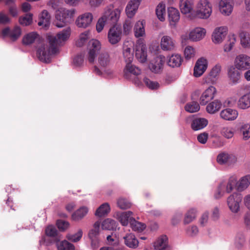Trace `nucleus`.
I'll return each mask as SVG.
<instances>
[{
	"instance_id": "obj_1",
	"label": "nucleus",
	"mask_w": 250,
	"mask_h": 250,
	"mask_svg": "<svg viewBox=\"0 0 250 250\" xmlns=\"http://www.w3.org/2000/svg\"><path fill=\"white\" fill-rule=\"evenodd\" d=\"M71 33L70 27H67L58 32L56 36L47 35L48 42L43 43L39 47L37 55L39 59L44 62L49 63L53 55L59 51L58 46L63 45L68 40Z\"/></svg>"
},
{
	"instance_id": "obj_2",
	"label": "nucleus",
	"mask_w": 250,
	"mask_h": 250,
	"mask_svg": "<svg viewBox=\"0 0 250 250\" xmlns=\"http://www.w3.org/2000/svg\"><path fill=\"white\" fill-rule=\"evenodd\" d=\"M123 7H115L113 4L105 6L102 16L99 18L96 24V29L98 33L101 32L105 25L107 24L118 25L121 18Z\"/></svg>"
},
{
	"instance_id": "obj_3",
	"label": "nucleus",
	"mask_w": 250,
	"mask_h": 250,
	"mask_svg": "<svg viewBox=\"0 0 250 250\" xmlns=\"http://www.w3.org/2000/svg\"><path fill=\"white\" fill-rule=\"evenodd\" d=\"M111 65V63L109 54L107 52L102 53L98 56L96 65L94 67L93 72L97 75L104 77H111L113 73Z\"/></svg>"
},
{
	"instance_id": "obj_4",
	"label": "nucleus",
	"mask_w": 250,
	"mask_h": 250,
	"mask_svg": "<svg viewBox=\"0 0 250 250\" xmlns=\"http://www.w3.org/2000/svg\"><path fill=\"white\" fill-rule=\"evenodd\" d=\"M75 8L68 9L64 7H60L55 12V19L57 22L56 25L58 27H62L74 18L76 14Z\"/></svg>"
},
{
	"instance_id": "obj_5",
	"label": "nucleus",
	"mask_w": 250,
	"mask_h": 250,
	"mask_svg": "<svg viewBox=\"0 0 250 250\" xmlns=\"http://www.w3.org/2000/svg\"><path fill=\"white\" fill-rule=\"evenodd\" d=\"M207 34L205 28L198 26L191 29L188 32L182 34L180 36V41L182 45H186L188 41L198 42L203 40Z\"/></svg>"
},
{
	"instance_id": "obj_6",
	"label": "nucleus",
	"mask_w": 250,
	"mask_h": 250,
	"mask_svg": "<svg viewBox=\"0 0 250 250\" xmlns=\"http://www.w3.org/2000/svg\"><path fill=\"white\" fill-rule=\"evenodd\" d=\"M212 12V5L208 0H199L196 5L193 14L191 15V19L206 20L209 18Z\"/></svg>"
},
{
	"instance_id": "obj_7",
	"label": "nucleus",
	"mask_w": 250,
	"mask_h": 250,
	"mask_svg": "<svg viewBox=\"0 0 250 250\" xmlns=\"http://www.w3.org/2000/svg\"><path fill=\"white\" fill-rule=\"evenodd\" d=\"M242 200V195L237 192H233L227 198V206L232 213L236 214L240 211Z\"/></svg>"
},
{
	"instance_id": "obj_8",
	"label": "nucleus",
	"mask_w": 250,
	"mask_h": 250,
	"mask_svg": "<svg viewBox=\"0 0 250 250\" xmlns=\"http://www.w3.org/2000/svg\"><path fill=\"white\" fill-rule=\"evenodd\" d=\"M94 16L92 13L85 12L77 16L75 21V24L78 28L86 29L91 25Z\"/></svg>"
},
{
	"instance_id": "obj_9",
	"label": "nucleus",
	"mask_w": 250,
	"mask_h": 250,
	"mask_svg": "<svg viewBox=\"0 0 250 250\" xmlns=\"http://www.w3.org/2000/svg\"><path fill=\"white\" fill-rule=\"evenodd\" d=\"M135 56L140 62H145L147 59V49L145 41L143 39H138L135 45Z\"/></svg>"
},
{
	"instance_id": "obj_10",
	"label": "nucleus",
	"mask_w": 250,
	"mask_h": 250,
	"mask_svg": "<svg viewBox=\"0 0 250 250\" xmlns=\"http://www.w3.org/2000/svg\"><path fill=\"white\" fill-rule=\"evenodd\" d=\"M228 32L226 26H221L215 28L211 35V41L215 44H220L225 40Z\"/></svg>"
},
{
	"instance_id": "obj_11",
	"label": "nucleus",
	"mask_w": 250,
	"mask_h": 250,
	"mask_svg": "<svg viewBox=\"0 0 250 250\" xmlns=\"http://www.w3.org/2000/svg\"><path fill=\"white\" fill-rule=\"evenodd\" d=\"M122 34L121 26L119 25H113L108 31V41L112 45L116 44L121 41Z\"/></svg>"
},
{
	"instance_id": "obj_12",
	"label": "nucleus",
	"mask_w": 250,
	"mask_h": 250,
	"mask_svg": "<svg viewBox=\"0 0 250 250\" xmlns=\"http://www.w3.org/2000/svg\"><path fill=\"white\" fill-rule=\"evenodd\" d=\"M179 7L182 14L193 20L191 19V15L195 11L194 0H180Z\"/></svg>"
},
{
	"instance_id": "obj_13",
	"label": "nucleus",
	"mask_w": 250,
	"mask_h": 250,
	"mask_svg": "<svg viewBox=\"0 0 250 250\" xmlns=\"http://www.w3.org/2000/svg\"><path fill=\"white\" fill-rule=\"evenodd\" d=\"M239 70L250 69V57L245 54H239L235 58L234 65Z\"/></svg>"
},
{
	"instance_id": "obj_14",
	"label": "nucleus",
	"mask_w": 250,
	"mask_h": 250,
	"mask_svg": "<svg viewBox=\"0 0 250 250\" xmlns=\"http://www.w3.org/2000/svg\"><path fill=\"white\" fill-rule=\"evenodd\" d=\"M165 61L166 58L164 56H157L150 61L149 68L153 73H160L163 71Z\"/></svg>"
},
{
	"instance_id": "obj_15",
	"label": "nucleus",
	"mask_w": 250,
	"mask_h": 250,
	"mask_svg": "<svg viewBox=\"0 0 250 250\" xmlns=\"http://www.w3.org/2000/svg\"><path fill=\"white\" fill-rule=\"evenodd\" d=\"M141 70L132 63V62H126L123 70V76L126 79L133 80L132 76H137L141 74Z\"/></svg>"
},
{
	"instance_id": "obj_16",
	"label": "nucleus",
	"mask_w": 250,
	"mask_h": 250,
	"mask_svg": "<svg viewBox=\"0 0 250 250\" xmlns=\"http://www.w3.org/2000/svg\"><path fill=\"white\" fill-rule=\"evenodd\" d=\"M208 65V60L205 57L199 58L196 62L193 69V76L196 78L201 76L207 70Z\"/></svg>"
},
{
	"instance_id": "obj_17",
	"label": "nucleus",
	"mask_w": 250,
	"mask_h": 250,
	"mask_svg": "<svg viewBox=\"0 0 250 250\" xmlns=\"http://www.w3.org/2000/svg\"><path fill=\"white\" fill-rule=\"evenodd\" d=\"M222 66L220 63L213 65L210 69L208 75L205 78L206 83L214 84L216 83L222 72Z\"/></svg>"
},
{
	"instance_id": "obj_18",
	"label": "nucleus",
	"mask_w": 250,
	"mask_h": 250,
	"mask_svg": "<svg viewBox=\"0 0 250 250\" xmlns=\"http://www.w3.org/2000/svg\"><path fill=\"white\" fill-rule=\"evenodd\" d=\"M101 43L97 39H92L89 42L88 60L93 62L97 53L101 49Z\"/></svg>"
},
{
	"instance_id": "obj_19",
	"label": "nucleus",
	"mask_w": 250,
	"mask_h": 250,
	"mask_svg": "<svg viewBox=\"0 0 250 250\" xmlns=\"http://www.w3.org/2000/svg\"><path fill=\"white\" fill-rule=\"evenodd\" d=\"M234 6V0H220L218 8L220 12L224 16L230 15Z\"/></svg>"
},
{
	"instance_id": "obj_20",
	"label": "nucleus",
	"mask_w": 250,
	"mask_h": 250,
	"mask_svg": "<svg viewBox=\"0 0 250 250\" xmlns=\"http://www.w3.org/2000/svg\"><path fill=\"white\" fill-rule=\"evenodd\" d=\"M217 93L216 88L213 86H210L202 93L200 98V103L202 105L207 104L213 99Z\"/></svg>"
},
{
	"instance_id": "obj_21",
	"label": "nucleus",
	"mask_w": 250,
	"mask_h": 250,
	"mask_svg": "<svg viewBox=\"0 0 250 250\" xmlns=\"http://www.w3.org/2000/svg\"><path fill=\"white\" fill-rule=\"evenodd\" d=\"M134 42L131 40L126 41L123 45V56L125 62H132L133 60Z\"/></svg>"
},
{
	"instance_id": "obj_22",
	"label": "nucleus",
	"mask_w": 250,
	"mask_h": 250,
	"mask_svg": "<svg viewBox=\"0 0 250 250\" xmlns=\"http://www.w3.org/2000/svg\"><path fill=\"white\" fill-rule=\"evenodd\" d=\"M133 213L131 211L125 212L118 211L115 213L114 217L118 220L123 226H126L129 222L132 221L134 218L132 217Z\"/></svg>"
},
{
	"instance_id": "obj_23",
	"label": "nucleus",
	"mask_w": 250,
	"mask_h": 250,
	"mask_svg": "<svg viewBox=\"0 0 250 250\" xmlns=\"http://www.w3.org/2000/svg\"><path fill=\"white\" fill-rule=\"evenodd\" d=\"M219 116L224 121H233L237 118L238 112L235 109L226 108L220 111Z\"/></svg>"
},
{
	"instance_id": "obj_24",
	"label": "nucleus",
	"mask_w": 250,
	"mask_h": 250,
	"mask_svg": "<svg viewBox=\"0 0 250 250\" xmlns=\"http://www.w3.org/2000/svg\"><path fill=\"white\" fill-rule=\"evenodd\" d=\"M142 0H130L127 3L125 12L128 18L131 19L136 13Z\"/></svg>"
},
{
	"instance_id": "obj_25",
	"label": "nucleus",
	"mask_w": 250,
	"mask_h": 250,
	"mask_svg": "<svg viewBox=\"0 0 250 250\" xmlns=\"http://www.w3.org/2000/svg\"><path fill=\"white\" fill-rule=\"evenodd\" d=\"M21 34V28L18 26H15L12 30L8 27L5 28L1 32V35L3 37H8L13 41L17 40Z\"/></svg>"
},
{
	"instance_id": "obj_26",
	"label": "nucleus",
	"mask_w": 250,
	"mask_h": 250,
	"mask_svg": "<svg viewBox=\"0 0 250 250\" xmlns=\"http://www.w3.org/2000/svg\"><path fill=\"white\" fill-rule=\"evenodd\" d=\"M234 66H230L228 69V77L229 82L232 84H236L238 83L240 80L241 73Z\"/></svg>"
},
{
	"instance_id": "obj_27",
	"label": "nucleus",
	"mask_w": 250,
	"mask_h": 250,
	"mask_svg": "<svg viewBox=\"0 0 250 250\" xmlns=\"http://www.w3.org/2000/svg\"><path fill=\"white\" fill-rule=\"evenodd\" d=\"M160 46L164 51H172L175 48V41L169 36L165 35L162 37Z\"/></svg>"
},
{
	"instance_id": "obj_28",
	"label": "nucleus",
	"mask_w": 250,
	"mask_h": 250,
	"mask_svg": "<svg viewBox=\"0 0 250 250\" xmlns=\"http://www.w3.org/2000/svg\"><path fill=\"white\" fill-rule=\"evenodd\" d=\"M146 22L145 20H139L136 22L133 28L134 36L136 38L142 39L146 37Z\"/></svg>"
},
{
	"instance_id": "obj_29",
	"label": "nucleus",
	"mask_w": 250,
	"mask_h": 250,
	"mask_svg": "<svg viewBox=\"0 0 250 250\" xmlns=\"http://www.w3.org/2000/svg\"><path fill=\"white\" fill-rule=\"evenodd\" d=\"M153 246L155 250H170L166 235H163L158 237Z\"/></svg>"
},
{
	"instance_id": "obj_30",
	"label": "nucleus",
	"mask_w": 250,
	"mask_h": 250,
	"mask_svg": "<svg viewBox=\"0 0 250 250\" xmlns=\"http://www.w3.org/2000/svg\"><path fill=\"white\" fill-rule=\"evenodd\" d=\"M38 25L44 28H47L50 25L51 16L46 10H43L39 15Z\"/></svg>"
},
{
	"instance_id": "obj_31",
	"label": "nucleus",
	"mask_w": 250,
	"mask_h": 250,
	"mask_svg": "<svg viewBox=\"0 0 250 250\" xmlns=\"http://www.w3.org/2000/svg\"><path fill=\"white\" fill-rule=\"evenodd\" d=\"M168 17L170 25L175 26L180 18V14L178 10L173 7L167 8Z\"/></svg>"
},
{
	"instance_id": "obj_32",
	"label": "nucleus",
	"mask_w": 250,
	"mask_h": 250,
	"mask_svg": "<svg viewBox=\"0 0 250 250\" xmlns=\"http://www.w3.org/2000/svg\"><path fill=\"white\" fill-rule=\"evenodd\" d=\"M237 105L238 108L243 110L250 107V91L240 97Z\"/></svg>"
},
{
	"instance_id": "obj_33",
	"label": "nucleus",
	"mask_w": 250,
	"mask_h": 250,
	"mask_svg": "<svg viewBox=\"0 0 250 250\" xmlns=\"http://www.w3.org/2000/svg\"><path fill=\"white\" fill-rule=\"evenodd\" d=\"M123 239L125 244L129 248L136 249L138 246L139 241L132 233L126 234Z\"/></svg>"
},
{
	"instance_id": "obj_34",
	"label": "nucleus",
	"mask_w": 250,
	"mask_h": 250,
	"mask_svg": "<svg viewBox=\"0 0 250 250\" xmlns=\"http://www.w3.org/2000/svg\"><path fill=\"white\" fill-rule=\"evenodd\" d=\"M89 208L87 207L82 206L72 214V219L75 221L81 220L87 214Z\"/></svg>"
},
{
	"instance_id": "obj_35",
	"label": "nucleus",
	"mask_w": 250,
	"mask_h": 250,
	"mask_svg": "<svg viewBox=\"0 0 250 250\" xmlns=\"http://www.w3.org/2000/svg\"><path fill=\"white\" fill-rule=\"evenodd\" d=\"M183 59L181 55L173 54L167 58V65L171 67H179L182 62Z\"/></svg>"
},
{
	"instance_id": "obj_36",
	"label": "nucleus",
	"mask_w": 250,
	"mask_h": 250,
	"mask_svg": "<svg viewBox=\"0 0 250 250\" xmlns=\"http://www.w3.org/2000/svg\"><path fill=\"white\" fill-rule=\"evenodd\" d=\"M208 124L207 119L204 118L194 119L191 124V128L195 130H199L205 128Z\"/></svg>"
},
{
	"instance_id": "obj_37",
	"label": "nucleus",
	"mask_w": 250,
	"mask_h": 250,
	"mask_svg": "<svg viewBox=\"0 0 250 250\" xmlns=\"http://www.w3.org/2000/svg\"><path fill=\"white\" fill-rule=\"evenodd\" d=\"M237 41L236 35L234 34H230L228 37L227 42L223 46V51L228 53L230 52L234 46Z\"/></svg>"
},
{
	"instance_id": "obj_38",
	"label": "nucleus",
	"mask_w": 250,
	"mask_h": 250,
	"mask_svg": "<svg viewBox=\"0 0 250 250\" xmlns=\"http://www.w3.org/2000/svg\"><path fill=\"white\" fill-rule=\"evenodd\" d=\"M222 184L225 186L227 193L231 192L234 188L237 189V177L235 175L230 176L227 182H222Z\"/></svg>"
},
{
	"instance_id": "obj_39",
	"label": "nucleus",
	"mask_w": 250,
	"mask_h": 250,
	"mask_svg": "<svg viewBox=\"0 0 250 250\" xmlns=\"http://www.w3.org/2000/svg\"><path fill=\"white\" fill-rule=\"evenodd\" d=\"M250 185V175H247L237 180V190L240 192L247 189Z\"/></svg>"
},
{
	"instance_id": "obj_40",
	"label": "nucleus",
	"mask_w": 250,
	"mask_h": 250,
	"mask_svg": "<svg viewBox=\"0 0 250 250\" xmlns=\"http://www.w3.org/2000/svg\"><path fill=\"white\" fill-rule=\"evenodd\" d=\"M222 106V102L218 100H215L209 103L206 106V110L208 113L213 114L218 111Z\"/></svg>"
},
{
	"instance_id": "obj_41",
	"label": "nucleus",
	"mask_w": 250,
	"mask_h": 250,
	"mask_svg": "<svg viewBox=\"0 0 250 250\" xmlns=\"http://www.w3.org/2000/svg\"><path fill=\"white\" fill-rule=\"evenodd\" d=\"M40 39V36L35 32H32L25 34L22 38L23 44L28 45L33 43Z\"/></svg>"
},
{
	"instance_id": "obj_42",
	"label": "nucleus",
	"mask_w": 250,
	"mask_h": 250,
	"mask_svg": "<svg viewBox=\"0 0 250 250\" xmlns=\"http://www.w3.org/2000/svg\"><path fill=\"white\" fill-rule=\"evenodd\" d=\"M155 12L158 19L161 21H164L166 19V10L165 3L161 1L157 5Z\"/></svg>"
},
{
	"instance_id": "obj_43",
	"label": "nucleus",
	"mask_w": 250,
	"mask_h": 250,
	"mask_svg": "<svg viewBox=\"0 0 250 250\" xmlns=\"http://www.w3.org/2000/svg\"><path fill=\"white\" fill-rule=\"evenodd\" d=\"M240 44L245 49H250V33L242 32L239 34Z\"/></svg>"
},
{
	"instance_id": "obj_44",
	"label": "nucleus",
	"mask_w": 250,
	"mask_h": 250,
	"mask_svg": "<svg viewBox=\"0 0 250 250\" xmlns=\"http://www.w3.org/2000/svg\"><path fill=\"white\" fill-rule=\"evenodd\" d=\"M110 210L109 205L107 203H104L96 209L95 215L99 217H104L110 212Z\"/></svg>"
},
{
	"instance_id": "obj_45",
	"label": "nucleus",
	"mask_w": 250,
	"mask_h": 250,
	"mask_svg": "<svg viewBox=\"0 0 250 250\" xmlns=\"http://www.w3.org/2000/svg\"><path fill=\"white\" fill-rule=\"evenodd\" d=\"M90 32L86 30L81 33L76 41V45L79 47L83 46L90 38Z\"/></svg>"
},
{
	"instance_id": "obj_46",
	"label": "nucleus",
	"mask_w": 250,
	"mask_h": 250,
	"mask_svg": "<svg viewBox=\"0 0 250 250\" xmlns=\"http://www.w3.org/2000/svg\"><path fill=\"white\" fill-rule=\"evenodd\" d=\"M246 244V237L242 233L236 234L234 242V246L236 249L241 250Z\"/></svg>"
},
{
	"instance_id": "obj_47",
	"label": "nucleus",
	"mask_w": 250,
	"mask_h": 250,
	"mask_svg": "<svg viewBox=\"0 0 250 250\" xmlns=\"http://www.w3.org/2000/svg\"><path fill=\"white\" fill-rule=\"evenodd\" d=\"M101 225L103 229L114 230L116 229L118 223L112 219L107 218L102 222Z\"/></svg>"
},
{
	"instance_id": "obj_48",
	"label": "nucleus",
	"mask_w": 250,
	"mask_h": 250,
	"mask_svg": "<svg viewBox=\"0 0 250 250\" xmlns=\"http://www.w3.org/2000/svg\"><path fill=\"white\" fill-rule=\"evenodd\" d=\"M101 222L99 221L95 222L92 228L89 230L88 235L89 239L98 238L100 233Z\"/></svg>"
},
{
	"instance_id": "obj_49",
	"label": "nucleus",
	"mask_w": 250,
	"mask_h": 250,
	"mask_svg": "<svg viewBox=\"0 0 250 250\" xmlns=\"http://www.w3.org/2000/svg\"><path fill=\"white\" fill-rule=\"evenodd\" d=\"M197 210L196 209L191 208L189 209L186 213L184 222L185 224H189L193 221L196 217Z\"/></svg>"
},
{
	"instance_id": "obj_50",
	"label": "nucleus",
	"mask_w": 250,
	"mask_h": 250,
	"mask_svg": "<svg viewBox=\"0 0 250 250\" xmlns=\"http://www.w3.org/2000/svg\"><path fill=\"white\" fill-rule=\"evenodd\" d=\"M33 14L28 13L23 16L19 18V22L22 26H28L33 22Z\"/></svg>"
},
{
	"instance_id": "obj_51",
	"label": "nucleus",
	"mask_w": 250,
	"mask_h": 250,
	"mask_svg": "<svg viewBox=\"0 0 250 250\" xmlns=\"http://www.w3.org/2000/svg\"><path fill=\"white\" fill-rule=\"evenodd\" d=\"M196 55L195 49L192 46L188 45L184 50V56L185 58L189 60L193 58Z\"/></svg>"
},
{
	"instance_id": "obj_52",
	"label": "nucleus",
	"mask_w": 250,
	"mask_h": 250,
	"mask_svg": "<svg viewBox=\"0 0 250 250\" xmlns=\"http://www.w3.org/2000/svg\"><path fill=\"white\" fill-rule=\"evenodd\" d=\"M220 133L225 138L229 139L233 137L234 130L232 127L224 126L221 128Z\"/></svg>"
},
{
	"instance_id": "obj_53",
	"label": "nucleus",
	"mask_w": 250,
	"mask_h": 250,
	"mask_svg": "<svg viewBox=\"0 0 250 250\" xmlns=\"http://www.w3.org/2000/svg\"><path fill=\"white\" fill-rule=\"evenodd\" d=\"M58 250H74V246L66 240H63L57 244Z\"/></svg>"
},
{
	"instance_id": "obj_54",
	"label": "nucleus",
	"mask_w": 250,
	"mask_h": 250,
	"mask_svg": "<svg viewBox=\"0 0 250 250\" xmlns=\"http://www.w3.org/2000/svg\"><path fill=\"white\" fill-rule=\"evenodd\" d=\"M240 131L242 134L244 140L246 141L250 138V125L249 124L243 125L240 128Z\"/></svg>"
},
{
	"instance_id": "obj_55",
	"label": "nucleus",
	"mask_w": 250,
	"mask_h": 250,
	"mask_svg": "<svg viewBox=\"0 0 250 250\" xmlns=\"http://www.w3.org/2000/svg\"><path fill=\"white\" fill-rule=\"evenodd\" d=\"M185 108L187 111L189 113H194L199 110L200 106L198 103L193 102L187 104Z\"/></svg>"
},
{
	"instance_id": "obj_56",
	"label": "nucleus",
	"mask_w": 250,
	"mask_h": 250,
	"mask_svg": "<svg viewBox=\"0 0 250 250\" xmlns=\"http://www.w3.org/2000/svg\"><path fill=\"white\" fill-rule=\"evenodd\" d=\"M83 231L81 229H79L78 231L74 234H68L66 238L68 240L73 242H77L80 241L83 236Z\"/></svg>"
},
{
	"instance_id": "obj_57",
	"label": "nucleus",
	"mask_w": 250,
	"mask_h": 250,
	"mask_svg": "<svg viewBox=\"0 0 250 250\" xmlns=\"http://www.w3.org/2000/svg\"><path fill=\"white\" fill-rule=\"evenodd\" d=\"M118 207L122 209H126L129 208L131 206V203L127 199L124 198H120L117 200Z\"/></svg>"
},
{
	"instance_id": "obj_58",
	"label": "nucleus",
	"mask_w": 250,
	"mask_h": 250,
	"mask_svg": "<svg viewBox=\"0 0 250 250\" xmlns=\"http://www.w3.org/2000/svg\"><path fill=\"white\" fill-rule=\"evenodd\" d=\"M130 226L133 230L137 231H142L146 228V225L144 224L138 222L134 219L131 222Z\"/></svg>"
},
{
	"instance_id": "obj_59",
	"label": "nucleus",
	"mask_w": 250,
	"mask_h": 250,
	"mask_svg": "<svg viewBox=\"0 0 250 250\" xmlns=\"http://www.w3.org/2000/svg\"><path fill=\"white\" fill-rule=\"evenodd\" d=\"M143 81L146 85L150 89H156L159 87V84L158 82L151 81L147 78H144Z\"/></svg>"
},
{
	"instance_id": "obj_60",
	"label": "nucleus",
	"mask_w": 250,
	"mask_h": 250,
	"mask_svg": "<svg viewBox=\"0 0 250 250\" xmlns=\"http://www.w3.org/2000/svg\"><path fill=\"white\" fill-rule=\"evenodd\" d=\"M229 153L222 152L219 154L217 157V162L220 165H227Z\"/></svg>"
},
{
	"instance_id": "obj_61",
	"label": "nucleus",
	"mask_w": 250,
	"mask_h": 250,
	"mask_svg": "<svg viewBox=\"0 0 250 250\" xmlns=\"http://www.w3.org/2000/svg\"><path fill=\"white\" fill-rule=\"evenodd\" d=\"M84 55L83 54L78 55L73 59L72 64L75 67H79L82 65L83 63Z\"/></svg>"
},
{
	"instance_id": "obj_62",
	"label": "nucleus",
	"mask_w": 250,
	"mask_h": 250,
	"mask_svg": "<svg viewBox=\"0 0 250 250\" xmlns=\"http://www.w3.org/2000/svg\"><path fill=\"white\" fill-rule=\"evenodd\" d=\"M226 191L225 186L221 183L218 187L215 193H214V197L216 199H219L224 196Z\"/></svg>"
},
{
	"instance_id": "obj_63",
	"label": "nucleus",
	"mask_w": 250,
	"mask_h": 250,
	"mask_svg": "<svg viewBox=\"0 0 250 250\" xmlns=\"http://www.w3.org/2000/svg\"><path fill=\"white\" fill-rule=\"evenodd\" d=\"M132 27V21L130 19H126L123 24V30L125 34H128Z\"/></svg>"
},
{
	"instance_id": "obj_64",
	"label": "nucleus",
	"mask_w": 250,
	"mask_h": 250,
	"mask_svg": "<svg viewBox=\"0 0 250 250\" xmlns=\"http://www.w3.org/2000/svg\"><path fill=\"white\" fill-rule=\"evenodd\" d=\"M57 226L60 230L64 231L69 227L70 224L67 221L59 220L57 222Z\"/></svg>"
}]
</instances>
